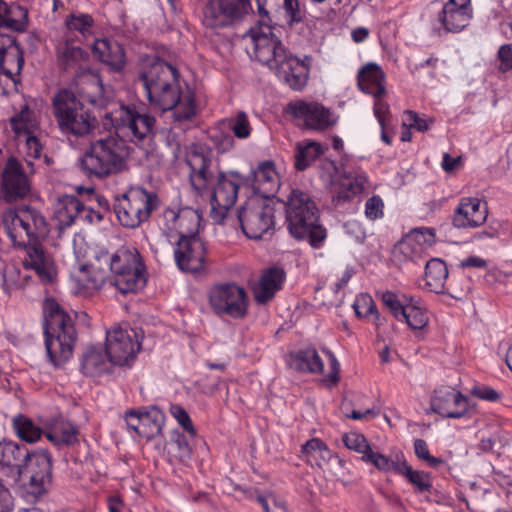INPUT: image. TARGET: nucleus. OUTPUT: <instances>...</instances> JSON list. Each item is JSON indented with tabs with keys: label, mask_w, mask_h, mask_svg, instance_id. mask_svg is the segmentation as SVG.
<instances>
[{
	"label": "nucleus",
	"mask_w": 512,
	"mask_h": 512,
	"mask_svg": "<svg viewBox=\"0 0 512 512\" xmlns=\"http://www.w3.org/2000/svg\"><path fill=\"white\" fill-rule=\"evenodd\" d=\"M137 80L143 85L151 105L161 111L172 110L180 101L178 70L153 55L142 60Z\"/></svg>",
	"instance_id": "obj_1"
},
{
	"label": "nucleus",
	"mask_w": 512,
	"mask_h": 512,
	"mask_svg": "<svg viewBox=\"0 0 512 512\" xmlns=\"http://www.w3.org/2000/svg\"><path fill=\"white\" fill-rule=\"evenodd\" d=\"M283 203L290 235L296 240H307L313 248L321 247L327 233L320 223V211L309 194L293 189Z\"/></svg>",
	"instance_id": "obj_2"
},
{
	"label": "nucleus",
	"mask_w": 512,
	"mask_h": 512,
	"mask_svg": "<svg viewBox=\"0 0 512 512\" xmlns=\"http://www.w3.org/2000/svg\"><path fill=\"white\" fill-rule=\"evenodd\" d=\"M43 313L47 356L54 366H60L72 356L77 340L74 322L55 299L45 301Z\"/></svg>",
	"instance_id": "obj_3"
},
{
	"label": "nucleus",
	"mask_w": 512,
	"mask_h": 512,
	"mask_svg": "<svg viewBox=\"0 0 512 512\" xmlns=\"http://www.w3.org/2000/svg\"><path fill=\"white\" fill-rule=\"evenodd\" d=\"M129 147L123 139L106 136L92 141L79 159V167L89 178L105 179L126 169Z\"/></svg>",
	"instance_id": "obj_4"
},
{
	"label": "nucleus",
	"mask_w": 512,
	"mask_h": 512,
	"mask_svg": "<svg viewBox=\"0 0 512 512\" xmlns=\"http://www.w3.org/2000/svg\"><path fill=\"white\" fill-rule=\"evenodd\" d=\"M2 222L14 246L26 247L49 234L45 217L28 205L6 210Z\"/></svg>",
	"instance_id": "obj_5"
},
{
	"label": "nucleus",
	"mask_w": 512,
	"mask_h": 512,
	"mask_svg": "<svg viewBox=\"0 0 512 512\" xmlns=\"http://www.w3.org/2000/svg\"><path fill=\"white\" fill-rule=\"evenodd\" d=\"M112 284L122 294L135 293L146 285L145 264L135 247L121 246L109 258Z\"/></svg>",
	"instance_id": "obj_6"
},
{
	"label": "nucleus",
	"mask_w": 512,
	"mask_h": 512,
	"mask_svg": "<svg viewBox=\"0 0 512 512\" xmlns=\"http://www.w3.org/2000/svg\"><path fill=\"white\" fill-rule=\"evenodd\" d=\"M159 204L160 200L156 193L142 187H134L122 195L115 196L113 210L123 227L135 229L148 221Z\"/></svg>",
	"instance_id": "obj_7"
},
{
	"label": "nucleus",
	"mask_w": 512,
	"mask_h": 512,
	"mask_svg": "<svg viewBox=\"0 0 512 512\" xmlns=\"http://www.w3.org/2000/svg\"><path fill=\"white\" fill-rule=\"evenodd\" d=\"M112 123L136 145L151 141L156 133V118L136 105H121Z\"/></svg>",
	"instance_id": "obj_8"
},
{
	"label": "nucleus",
	"mask_w": 512,
	"mask_h": 512,
	"mask_svg": "<svg viewBox=\"0 0 512 512\" xmlns=\"http://www.w3.org/2000/svg\"><path fill=\"white\" fill-rule=\"evenodd\" d=\"M275 208L269 200L249 198L238 211V220L243 233L250 239H261L271 235L275 227Z\"/></svg>",
	"instance_id": "obj_9"
},
{
	"label": "nucleus",
	"mask_w": 512,
	"mask_h": 512,
	"mask_svg": "<svg viewBox=\"0 0 512 512\" xmlns=\"http://www.w3.org/2000/svg\"><path fill=\"white\" fill-rule=\"evenodd\" d=\"M278 29L263 20L250 27L243 34V39H249L253 45L255 59L272 69L289 52L276 34Z\"/></svg>",
	"instance_id": "obj_10"
},
{
	"label": "nucleus",
	"mask_w": 512,
	"mask_h": 512,
	"mask_svg": "<svg viewBox=\"0 0 512 512\" xmlns=\"http://www.w3.org/2000/svg\"><path fill=\"white\" fill-rule=\"evenodd\" d=\"M209 302L213 311L234 319H243L248 313L246 291L234 283L214 286L209 292Z\"/></svg>",
	"instance_id": "obj_11"
},
{
	"label": "nucleus",
	"mask_w": 512,
	"mask_h": 512,
	"mask_svg": "<svg viewBox=\"0 0 512 512\" xmlns=\"http://www.w3.org/2000/svg\"><path fill=\"white\" fill-rule=\"evenodd\" d=\"M28 478L27 491L40 496L47 491L52 482V457L48 450L27 451L21 468V478Z\"/></svg>",
	"instance_id": "obj_12"
},
{
	"label": "nucleus",
	"mask_w": 512,
	"mask_h": 512,
	"mask_svg": "<svg viewBox=\"0 0 512 512\" xmlns=\"http://www.w3.org/2000/svg\"><path fill=\"white\" fill-rule=\"evenodd\" d=\"M250 9V0H209L203 22L210 28L227 27L242 19Z\"/></svg>",
	"instance_id": "obj_13"
},
{
	"label": "nucleus",
	"mask_w": 512,
	"mask_h": 512,
	"mask_svg": "<svg viewBox=\"0 0 512 512\" xmlns=\"http://www.w3.org/2000/svg\"><path fill=\"white\" fill-rule=\"evenodd\" d=\"M105 348L109 362L122 366L135 357L141 343L135 330L116 327L107 332Z\"/></svg>",
	"instance_id": "obj_14"
},
{
	"label": "nucleus",
	"mask_w": 512,
	"mask_h": 512,
	"mask_svg": "<svg viewBox=\"0 0 512 512\" xmlns=\"http://www.w3.org/2000/svg\"><path fill=\"white\" fill-rule=\"evenodd\" d=\"M31 191V184L21 163L14 157L8 158L2 173L0 193L7 203L24 199Z\"/></svg>",
	"instance_id": "obj_15"
},
{
	"label": "nucleus",
	"mask_w": 512,
	"mask_h": 512,
	"mask_svg": "<svg viewBox=\"0 0 512 512\" xmlns=\"http://www.w3.org/2000/svg\"><path fill=\"white\" fill-rule=\"evenodd\" d=\"M311 65V56H305L303 59H299L288 52L271 70H273L278 78L288 85L289 88L294 91H302L308 83Z\"/></svg>",
	"instance_id": "obj_16"
},
{
	"label": "nucleus",
	"mask_w": 512,
	"mask_h": 512,
	"mask_svg": "<svg viewBox=\"0 0 512 512\" xmlns=\"http://www.w3.org/2000/svg\"><path fill=\"white\" fill-rule=\"evenodd\" d=\"M207 249L202 238H179L174 250L177 267L184 272L197 273L204 269Z\"/></svg>",
	"instance_id": "obj_17"
},
{
	"label": "nucleus",
	"mask_w": 512,
	"mask_h": 512,
	"mask_svg": "<svg viewBox=\"0 0 512 512\" xmlns=\"http://www.w3.org/2000/svg\"><path fill=\"white\" fill-rule=\"evenodd\" d=\"M243 178L239 172H219L210 197L212 210L226 211L234 206Z\"/></svg>",
	"instance_id": "obj_18"
},
{
	"label": "nucleus",
	"mask_w": 512,
	"mask_h": 512,
	"mask_svg": "<svg viewBox=\"0 0 512 512\" xmlns=\"http://www.w3.org/2000/svg\"><path fill=\"white\" fill-rule=\"evenodd\" d=\"M488 217V204L477 197H463L454 211L452 224L458 229L482 226Z\"/></svg>",
	"instance_id": "obj_19"
},
{
	"label": "nucleus",
	"mask_w": 512,
	"mask_h": 512,
	"mask_svg": "<svg viewBox=\"0 0 512 512\" xmlns=\"http://www.w3.org/2000/svg\"><path fill=\"white\" fill-rule=\"evenodd\" d=\"M24 65V52L12 35L0 36V75L6 76L14 84L20 83V73Z\"/></svg>",
	"instance_id": "obj_20"
},
{
	"label": "nucleus",
	"mask_w": 512,
	"mask_h": 512,
	"mask_svg": "<svg viewBox=\"0 0 512 512\" xmlns=\"http://www.w3.org/2000/svg\"><path fill=\"white\" fill-rule=\"evenodd\" d=\"M23 267L33 270L43 284H51L57 278V268L53 256L41 244L33 243L26 247Z\"/></svg>",
	"instance_id": "obj_21"
},
{
	"label": "nucleus",
	"mask_w": 512,
	"mask_h": 512,
	"mask_svg": "<svg viewBox=\"0 0 512 512\" xmlns=\"http://www.w3.org/2000/svg\"><path fill=\"white\" fill-rule=\"evenodd\" d=\"M288 111L303 120L304 126L310 130L323 131L333 125L330 111L316 102H291L288 104Z\"/></svg>",
	"instance_id": "obj_22"
},
{
	"label": "nucleus",
	"mask_w": 512,
	"mask_h": 512,
	"mask_svg": "<svg viewBox=\"0 0 512 512\" xmlns=\"http://www.w3.org/2000/svg\"><path fill=\"white\" fill-rule=\"evenodd\" d=\"M186 163L190 168L191 185L198 194L202 195L214 178L211 169L212 159L209 154L200 148L187 154Z\"/></svg>",
	"instance_id": "obj_23"
},
{
	"label": "nucleus",
	"mask_w": 512,
	"mask_h": 512,
	"mask_svg": "<svg viewBox=\"0 0 512 512\" xmlns=\"http://www.w3.org/2000/svg\"><path fill=\"white\" fill-rule=\"evenodd\" d=\"M285 278L286 273L283 268L274 266L263 270L259 280L252 287L255 302L266 305L272 301L275 294L282 289Z\"/></svg>",
	"instance_id": "obj_24"
},
{
	"label": "nucleus",
	"mask_w": 512,
	"mask_h": 512,
	"mask_svg": "<svg viewBox=\"0 0 512 512\" xmlns=\"http://www.w3.org/2000/svg\"><path fill=\"white\" fill-rule=\"evenodd\" d=\"M431 409L446 418H461L468 411V399L454 390H438L431 400Z\"/></svg>",
	"instance_id": "obj_25"
},
{
	"label": "nucleus",
	"mask_w": 512,
	"mask_h": 512,
	"mask_svg": "<svg viewBox=\"0 0 512 512\" xmlns=\"http://www.w3.org/2000/svg\"><path fill=\"white\" fill-rule=\"evenodd\" d=\"M163 216L166 220H171L174 223V228L177 229L179 238H200L199 230L202 217L192 208H183L179 211L168 208L164 211Z\"/></svg>",
	"instance_id": "obj_26"
},
{
	"label": "nucleus",
	"mask_w": 512,
	"mask_h": 512,
	"mask_svg": "<svg viewBox=\"0 0 512 512\" xmlns=\"http://www.w3.org/2000/svg\"><path fill=\"white\" fill-rule=\"evenodd\" d=\"M27 451L25 446L14 442H0V470L15 482L21 480V468Z\"/></svg>",
	"instance_id": "obj_27"
},
{
	"label": "nucleus",
	"mask_w": 512,
	"mask_h": 512,
	"mask_svg": "<svg viewBox=\"0 0 512 512\" xmlns=\"http://www.w3.org/2000/svg\"><path fill=\"white\" fill-rule=\"evenodd\" d=\"M75 82L80 97L94 106H105L107 97L105 96V88L99 74L87 70L79 74Z\"/></svg>",
	"instance_id": "obj_28"
},
{
	"label": "nucleus",
	"mask_w": 512,
	"mask_h": 512,
	"mask_svg": "<svg viewBox=\"0 0 512 512\" xmlns=\"http://www.w3.org/2000/svg\"><path fill=\"white\" fill-rule=\"evenodd\" d=\"M93 51L112 72L123 71L126 65V55L123 46L116 40L98 39L94 43Z\"/></svg>",
	"instance_id": "obj_29"
},
{
	"label": "nucleus",
	"mask_w": 512,
	"mask_h": 512,
	"mask_svg": "<svg viewBox=\"0 0 512 512\" xmlns=\"http://www.w3.org/2000/svg\"><path fill=\"white\" fill-rule=\"evenodd\" d=\"M247 182H251L253 190L261 194L262 199L268 200L278 188V174L273 163L264 162L256 170H252Z\"/></svg>",
	"instance_id": "obj_30"
},
{
	"label": "nucleus",
	"mask_w": 512,
	"mask_h": 512,
	"mask_svg": "<svg viewBox=\"0 0 512 512\" xmlns=\"http://www.w3.org/2000/svg\"><path fill=\"white\" fill-rule=\"evenodd\" d=\"M52 114L59 126L65 120L84 107L82 101L76 94L66 88L59 89L51 99Z\"/></svg>",
	"instance_id": "obj_31"
},
{
	"label": "nucleus",
	"mask_w": 512,
	"mask_h": 512,
	"mask_svg": "<svg viewBox=\"0 0 512 512\" xmlns=\"http://www.w3.org/2000/svg\"><path fill=\"white\" fill-rule=\"evenodd\" d=\"M472 18L471 7H460L457 4L445 3L438 19L447 32L457 33L469 25Z\"/></svg>",
	"instance_id": "obj_32"
},
{
	"label": "nucleus",
	"mask_w": 512,
	"mask_h": 512,
	"mask_svg": "<svg viewBox=\"0 0 512 512\" xmlns=\"http://www.w3.org/2000/svg\"><path fill=\"white\" fill-rule=\"evenodd\" d=\"M384 79L383 70L375 63L363 66L357 76L359 88L375 98H380L385 93Z\"/></svg>",
	"instance_id": "obj_33"
},
{
	"label": "nucleus",
	"mask_w": 512,
	"mask_h": 512,
	"mask_svg": "<svg viewBox=\"0 0 512 512\" xmlns=\"http://www.w3.org/2000/svg\"><path fill=\"white\" fill-rule=\"evenodd\" d=\"M83 202L74 195H64L56 204L54 216L59 231L70 227L77 219L81 217Z\"/></svg>",
	"instance_id": "obj_34"
},
{
	"label": "nucleus",
	"mask_w": 512,
	"mask_h": 512,
	"mask_svg": "<svg viewBox=\"0 0 512 512\" xmlns=\"http://www.w3.org/2000/svg\"><path fill=\"white\" fill-rule=\"evenodd\" d=\"M98 126V121L85 107L72 114L58 126L63 134L82 137L92 132Z\"/></svg>",
	"instance_id": "obj_35"
},
{
	"label": "nucleus",
	"mask_w": 512,
	"mask_h": 512,
	"mask_svg": "<svg viewBox=\"0 0 512 512\" xmlns=\"http://www.w3.org/2000/svg\"><path fill=\"white\" fill-rule=\"evenodd\" d=\"M11 130L17 138L34 134L39 129V121L34 109L28 104L20 107L9 120Z\"/></svg>",
	"instance_id": "obj_36"
},
{
	"label": "nucleus",
	"mask_w": 512,
	"mask_h": 512,
	"mask_svg": "<svg viewBox=\"0 0 512 512\" xmlns=\"http://www.w3.org/2000/svg\"><path fill=\"white\" fill-rule=\"evenodd\" d=\"M426 256L428 255L421 250L420 245L407 235L398 241L392 250V261L398 266H402L407 262L417 263Z\"/></svg>",
	"instance_id": "obj_37"
},
{
	"label": "nucleus",
	"mask_w": 512,
	"mask_h": 512,
	"mask_svg": "<svg viewBox=\"0 0 512 512\" xmlns=\"http://www.w3.org/2000/svg\"><path fill=\"white\" fill-rule=\"evenodd\" d=\"M289 365L299 372L322 373L323 362L315 348L300 349L289 354Z\"/></svg>",
	"instance_id": "obj_38"
},
{
	"label": "nucleus",
	"mask_w": 512,
	"mask_h": 512,
	"mask_svg": "<svg viewBox=\"0 0 512 512\" xmlns=\"http://www.w3.org/2000/svg\"><path fill=\"white\" fill-rule=\"evenodd\" d=\"M108 355L100 347H87L82 355L81 368L87 376H97L108 370Z\"/></svg>",
	"instance_id": "obj_39"
},
{
	"label": "nucleus",
	"mask_w": 512,
	"mask_h": 512,
	"mask_svg": "<svg viewBox=\"0 0 512 512\" xmlns=\"http://www.w3.org/2000/svg\"><path fill=\"white\" fill-rule=\"evenodd\" d=\"M88 58L89 55L86 51L69 41H66L57 48V62L64 71L81 66V63Z\"/></svg>",
	"instance_id": "obj_40"
},
{
	"label": "nucleus",
	"mask_w": 512,
	"mask_h": 512,
	"mask_svg": "<svg viewBox=\"0 0 512 512\" xmlns=\"http://www.w3.org/2000/svg\"><path fill=\"white\" fill-rule=\"evenodd\" d=\"M448 269L444 261L438 258L430 259L425 265L426 286L431 292L441 293L443 291Z\"/></svg>",
	"instance_id": "obj_41"
},
{
	"label": "nucleus",
	"mask_w": 512,
	"mask_h": 512,
	"mask_svg": "<svg viewBox=\"0 0 512 512\" xmlns=\"http://www.w3.org/2000/svg\"><path fill=\"white\" fill-rule=\"evenodd\" d=\"M27 26V11L20 6L9 7L0 0V27L22 32Z\"/></svg>",
	"instance_id": "obj_42"
},
{
	"label": "nucleus",
	"mask_w": 512,
	"mask_h": 512,
	"mask_svg": "<svg viewBox=\"0 0 512 512\" xmlns=\"http://www.w3.org/2000/svg\"><path fill=\"white\" fill-rule=\"evenodd\" d=\"M395 472L404 476L418 493H430L432 490L431 477L428 472L413 470L406 460L397 465Z\"/></svg>",
	"instance_id": "obj_43"
},
{
	"label": "nucleus",
	"mask_w": 512,
	"mask_h": 512,
	"mask_svg": "<svg viewBox=\"0 0 512 512\" xmlns=\"http://www.w3.org/2000/svg\"><path fill=\"white\" fill-rule=\"evenodd\" d=\"M322 154H324V149L318 142L297 143L294 156L296 170L304 171Z\"/></svg>",
	"instance_id": "obj_44"
},
{
	"label": "nucleus",
	"mask_w": 512,
	"mask_h": 512,
	"mask_svg": "<svg viewBox=\"0 0 512 512\" xmlns=\"http://www.w3.org/2000/svg\"><path fill=\"white\" fill-rule=\"evenodd\" d=\"M164 424V416L159 409L153 408L145 411L142 423L138 426V435L146 440H151L161 434Z\"/></svg>",
	"instance_id": "obj_45"
},
{
	"label": "nucleus",
	"mask_w": 512,
	"mask_h": 512,
	"mask_svg": "<svg viewBox=\"0 0 512 512\" xmlns=\"http://www.w3.org/2000/svg\"><path fill=\"white\" fill-rule=\"evenodd\" d=\"M107 279L106 272L95 268L93 265H81L77 282L87 290H99L103 287Z\"/></svg>",
	"instance_id": "obj_46"
},
{
	"label": "nucleus",
	"mask_w": 512,
	"mask_h": 512,
	"mask_svg": "<svg viewBox=\"0 0 512 512\" xmlns=\"http://www.w3.org/2000/svg\"><path fill=\"white\" fill-rule=\"evenodd\" d=\"M13 425L17 435L26 442L33 443L41 437L42 430L23 415L15 417Z\"/></svg>",
	"instance_id": "obj_47"
},
{
	"label": "nucleus",
	"mask_w": 512,
	"mask_h": 512,
	"mask_svg": "<svg viewBox=\"0 0 512 512\" xmlns=\"http://www.w3.org/2000/svg\"><path fill=\"white\" fill-rule=\"evenodd\" d=\"M413 299H410L409 303H406V309L401 316V320L404 319L408 326L414 330L423 329L428 323V317L419 306L418 302L412 303Z\"/></svg>",
	"instance_id": "obj_48"
},
{
	"label": "nucleus",
	"mask_w": 512,
	"mask_h": 512,
	"mask_svg": "<svg viewBox=\"0 0 512 512\" xmlns=\"http://www.w3.org/2000/svg\"><path fill=\"white\" fill-rule=\"evenodd\" d=\"M362 459L366 462L372 463L377 469L382 471H395L397 465L401 464L402 461H405L403 453H397L395 455V459H390L387 456L376 453L374 451L369 450V453H365V456H362Z\"/></svg>",
	"instance_id": "obj_49"
},
{
	"label": "nucleus",
	"mask_w": 512,
	"mask_h": 512,
	"mask_svg": "<svg viewBox=\"0 0 512 512\" xmlns=\"http://www.w3.org/2000/svg\"><path fill=\"white\" fill-rule=\"evenodd\" d=\"M169 452L181 463H187L191 459L192 449L184 434L179 432L173 434Z\"/></svg>",
	"instance_id": "obj_50"
},
{
	"label": "nucleus",
	"mask_w": 512,
	"mask_h": 512,
	"mask_svg": "<svg viewBox=\"0 0 512 512\" xmlns=\"http://www.w3.org/2000/svg\"><path fill=\"white\" fill-rule=\"evenodd\" d=\"M301 453L308 458V461H316L319 458L326 460L331 456V451L319 438H312L303 444L301 447Z\"/></svg>",
	"instance_id": "obj_51"
},
{
	"label": "nucleus",
	"mask_w": 512,
	"mask_h": 512,
	"mask_svg": "<svg viewBox=\"0 0 512 512\" xmlns=\"http://www.w3.org/2000/svg\"><path fill=\"white\" fill-rule=\"evenodd\" d=\"M227 122L236 138L246 139L250 136L252 127L244 111L237 112L233 118L227 119Z\"/></svg>",
	"instance_id": "obj_52"
},
{
	"label": "nucleus",
	"mask_w": 512,
	"mask_h": 512,
	"mask_svg": "<svg viewBox=\"0 0 512 512\" xmlns=\"http://www.w3.org/2000/svg\"><path fill=\"white\" fill-rule=\"evenodd\" d=\"M408 237H412L427 255L428 251L436 242V232L434 228L420 227L414 228L406 234Z\"/></svg>",
	"instance_id": "obj_53"
},
{
	"label": "nucleus",
	"mask_w": 512,
	"mask_h": 512,
	"mask_svg": "<svg viewBox=\"0 0 512 512\" xmlns=\"http://www.w3.org/2000/svg\"><path fill=\"white\" fill-rule=\"evenodd\" d=\"M173 116L176 121L182 122L190 120L196 115V106L192 95L180 97L179 103L173 108Z\"/></svg>",
	"instance_id": "obj_54"
},
{
	"label": "nucleus",
	"mask_w": 512,
	"mask_h": 512,
	"mask_svg": "<svg viewBox=\"0 0 512 512\" xmlns=\"http://www.w3.org/2000/svg\"><path fill=\"white\" fill-rule=\"evenodd\" d=\"M353 309L355 314L359 317H367L368 315H373L377 320H380V314L377 310L376 304L373 299L367 294H361L356 298Z\"/></svg>",
	"instance_id": "obj_55"
},
{
	"label": "nucleus",
	"mask_w": 512,
	"mask_h": 512,
	"mask_svg": "<svg viewBox=\"0 0 512 512\" xmlns=\"http://www.w3.org/2000/svg\"><path fill=\"white\" fill-rule=\"evenodd\" d=\"M94 24V20L89 14H80L79 16H75L73 14L69 15L66 19V26L69 30H74L80 32L82 35L90 32Z\"/></svg>",
	"instance_id": "obj_56"
},
{
	"label": "nucleus",
	"mask_w": 512,
	"mask_h": 512,
	"mask_svg": "<svg viewBox=\"0 0 512 512\" xmlns=\"http://www.w3.org/2000/svg\"><path fill=\"white\" fill-rule=\"evenodd\" d=\"M343 442L348 449L359 452L363 456H365V453L368 454L369 450H371V447L364 435L356 432L344 434Z\"/></svg>",
	"instance_id": "obj_57"
},
{
	"label": "nucleus",
	"mask_w": 512,
	"mask_h": 512,
	"mask_svg": "<svg viewBox=\"0 0 512 512\" xmlns=\"http://www.w3.org/2000/svg\"><path fill=\"white\" fill-rule=\"evenodd\" d=\"M382 302L384 306H386L393 316L401 320V316L404 313V310L406 309V303H403L399 300L398 295L395 294L392 291H385L381 295Z\"/></svg>",
	"instance_id": "obj_58"
},
{
	"label": "nucleus",
	"mask_w": 512,
	"mask_h": 512,
	"mask_svg": "<svg viewBox=\"0 0 512 512\" xmlns=\"http://www.w3.org/2000/svg\"><path fill=\"white\" fill-rule=\"evenodd\" d=\"M415 455L420 459L427 462L430 467L436 468L444 463L442 458L431 456L429 453L428 445L423 439H415L414 441Z\"/></svg>",
	"instance_id": "obj_59"
},
{
	"label": "nucleus",
	"mask_w": 512,
	"mask_h": 512,
	"mask_svg": "<svg viewBox=\"0 0 512 512\" xmlns=\"http://www.w3.org/2000/svg\"><path fill=\"white\" fill-rule=\"evenodd\" d=\"M264 512H288L285 502L277 499L273 494L260 495L256 497Z\"/></svg>",
	"instance_id": "obj_60"
},
{
	"label": "nucleus",
	"mask_w": 512,
	"mask_h": 512,
	"mask_svg": "<svg viewBox=\"0 0 512 512\" xmlns=\"http://www.w3.org/2000/svg\"><path fill=\"white\" fill-rule=\"evenodd\" d=\"M384 203L380 196L374 195L365 203V215L370 220H376L383 216Z\"/></svg>",
	"instance_id": "obj_61"
},
{
	"label": "nucleus",
	"mask_w": 512,
	"mask_h": 512,
	"mask_svg": "<svg viewBox=\"0 0 512 512\" xmlns=\"http://www.w3.org/2000/svg\"><path fill=\"white\" fill-rule=\"evenodd\" d=\"M172 415L177 419L178 423L186 430L191 436L196 435V430L192 424L191 418L187 411L180 405H173L171 407Z\"/></svg>",
	"instance_id": "obj_62"
},
{
	"label": "nucleus",
	"mask_w": 512,
	"mask_h": 512,
	"mask_svg": "<svg viewBox=\"0 0 512 512\" xmlns=\"http://www.w3.org/2000/svg\"><path fill=\"white\" fill-rule=\"evenodd\" d=\"M366 183L367 176L365 174L352 175L350 172H345L342 186H349L352 193L359 194L365 189Z\"/></svg>",
	"instance_id": "obj_63"
},
{
	"label": "nucleus",
	"mask_w": 512,
	"mask_h": 512,
	"mask_svg": "<svg viewBox=\"0 0 512 512\" xmlns=\"http://www.w3.org/2000/svg\"><path fill=\"white\" fill-rule=\"evenodd\" d=\"M58 428V433L60 436V441L62 445H73L78 441L77 434L78 430L76 426H74L70 422L61 423Z\"/></svg>",
	"instance_id": "obj_64"
}]
</instances>
